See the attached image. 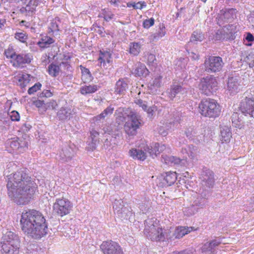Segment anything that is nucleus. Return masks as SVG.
Instances as JSON below:
<instances>
[{"label": "nucleus", "mask_w": 254, "mask_h": 254, "mask_svg": "<svg viewBox=\"0 0 254 254\" xmlns=\"http://www.w3.org/2000/svg\"><path fill=\"white\" fill-rule=\"evenodd\" d=\"M127 117L128 119L124 126L125 130L128 135H135L142 125V118L139 114L133 111H131Z\"/></svg>", "instance_id": "nucleus-5"}, {"label": "nucleus", "mask_w": 254, "mask_h": 254, "mask_svg": "<svg viewBox=\"0 0 254 254\" xmlns=\"http://www.w3.org/2000/svg\"><path fill=\"white\" fill-rule=\"evenodd\" d=\"M99 135V133L94 129H92L90 131V137L92 139V142L90 144H89V147L90 149L93 150L96 148V142L97 141V137Z\"/></svg>", "instance_id": "nucleus-38"}, {"label": "nucleus", "mask_w": 254, "mask_h": 254, "mask_svg": "<svg viewBox=\"0 0 254 254\" xmlns=\"http://www.w3.org/2000/svg\"><path fill=\"white\" fill-rule=\"evenodd\" d=\"M147 64L149 65H154L156 63V58L154 54H147Z\"/></svg>", "instance_id": "nucleus-52"}, {"label": "nucleus", "mask_w": 254, "mask_h": 254, "mask_svg": "<svg viewBox=\"0 0 254 254\" xmlns=\"http://www.w3.org/2000/svg\"><path fill=\"white\" fill-rule=\"evenodd\" d=\"M123 204L122 199H116L113 203V208L117 212H119L123 208Z\"/></svg>", "instance_id": "nucleus-51"}, {"label": "nucleus", "mask_w": 254, "mask_h": 254, "mask_svg": "<svg viewBox=\"0 0 254 254\" xmlns=\"http://www.w3.org/2000/svg\"><path fill=\"white\" fill-rule=\"evenodd\" d=\"M114 110V108L112 105H110L105 109L100 114L95 117L96 121H100L104 119L106 117L111 115Z\"/></svg>", "instance_id": "nucleus-36"}, {"label": "nucleus", "mask_w": 254, "mask_h": 254, "mask_svg": "<svg viewBox=\"0 0 254 254\" xmlns=\"http://www.w3.org/2000/svg\"><path fill=\"white\" fill-rule=\"evenodd\" d=\"M10 147L14 150H18L20 152L18 138H14L8 142Z\"/></svg>", "instance_id": "nucleus-44"}, {"label": "nucleus", "mask_w": 254, "mask_h": 254, "mask_svg": "<svg viewBox=\"0 0 254 254\" xmlns=\"http://www.w3.org/2000/svg\"><path fill=\"white\" fill-rule=\"evenodd\" d=\"M101 14L102 15L100 16L103 17L104 19L107 21L111 20L114 16V14H113L111 11L109 10H106L105 9L103 10V12Z\"/></svg>", "instance_id": "nucleus-46"}, {"label": "nucleus", "mask_w": 254, "mask_h": 254, "mask_svg": "<svg viewBox=\"0 0 254 254\" xmlns=\"http://www.w3.org/2000/svg\"><path fill=\"white\" fill-rule=\"evenodd\" d=\"M32 56L30 54H16L13 60V65L19 66L23 64H29L31 62Z\"/></svg>", "instance_id": "nucleus-20"}, {"label": "nucleus", "mask_w": 254, "mask_h": 254, "mask_svg": "<svg viewBox=\"0 0 254 254\" xmlns=\"http://www.w3.org/2000/svg\"><path fill=\"white\" fill-rule=\"evenodd\" d=\"M154 24V19L153 18H151L150 19H146L143 21V26L144 28L148 29L153 26Z\"/></svg>", "instance_id": "nucleus-55"}, {"label": "nucleus", "mask_w": 254, "mask_h": 254, "mask_svg": "<svg viewBox=\"0 0 254 254\" xmlns=\"http://www.w3.org/2000/svg\"><path fill=\"white\" fill-rule=\"evenodd\" d=\"M224 63L221 57L210 56L205 60L202 66L205 71L213 73L220 71Z\"/></svg>", "instance_id": "nucleus-8"}, {"label": "nucleus", "mask_w": 254, "mask_h": 254, "mask_svg": "<svg viewBox=\"0 0 254 254\" xmlns=\"http://www.w3.org/2000/svg\"><path fill=\"white\" fill-rule=\"evenodd\" d=\"M150 148L147 144H143L138 148H132L129 151V154L133 159L141 161L145 160L147 153H149Z\"/></svg>", "instance_id": "nucleus-12"}, {"label": "nucleus", "mask_w": 254, "mask_h": 254, "mask_svg": "<svg viewBox=\"0 0 254 254\" xmlns=\"http://www.w3.org/2000/svg\"><path fill=\"white\" fill-rule=\"evenodd\" d=\"M204 38V34L200 31H194L192 34L190 41L191 42H201Z\"/></svg>", "instance_id": "nucleus-40"}, {"label": "nucleus", "mask_w": 254, "mask_h": 254, "mask_svg": "<svg viewBox=\"0 0 254 254\" xmlns=\"http://www.w3.org/2000/svg\"><path fill=\"white\" fill-rule=\"evenodd\" d=\"M128 88L127 83L124 79H119L115 86V92L118 94H124Z\"/></svg>", "instance_id": "nucleus-27"}, {"label": "nucleus", "mask_w": 254, "mask_h": 254, "mask_svg": "<svg viewBox=\"0 0 254 254\" xmlns=\"http://www.w3.org/2000/svg\"><path fill=\"white\" fill-rule=\"evenodd\" d=\"M189 57L193 60H198L199 59V56L193 52L189 53Z\"/></svg>", "instance_id": "nucleus-64"}, {"label": "nucleus", "mask_w": 254, "mask_h": 254, "mask_svg": "<svg viewBox=\"0 0 254 254\" xmlns=\"http://www.w3.org/2000/svg\"><path fill=\"white\" fill-rule=\"evenodd\" d=\"M232 137L230 128L228 127H224L221 129V140L222 142H228Z\"/></svg>", "instance_id": "nucleus-32"}, {"label": "nucleus", "mask_w": 254, "mask_h": 254, "mask_svg": "<svg viewBox=\"0 0 254 254\" xmlns=\"http://www.w3.org/2000/svg\"><path fill=\"white\" fill-rule=\"evenodd\" d=\"M30 75L27 73H19L14 77L16 80L17 81V84L21 88H25L30 81Z\"/></svg>", "instance_id": "nucleus-25"}, {"label": "nucleus", "mask_w": 254, "mask_h": 254, "mask_svg": "<svg viewBox=\"0 0 254 254\" xmlns=\"http://www.w3.org/2000/svg\"><path fill=\"white\" fill-rule=\"evenodd\" d=\"M135 103L137 105H138L140 107H141L143 110H146L147 105V103L145 101H142L141 99H136L135 101Z\"/></svg>", "instance_id": "nucleus-58"}, {"label": "nucleus", "mask_w": 254, "mask_h": 254, "mask_svg": "<svg viewBox=\"0 0 254 254\" xmlns=\"http://www.w3.org/2000/svg\"><path fill=\"white\" fill-rule=\"evenodd\" d=\"M146 6V4L144 1H138L137 2H135L133 5L134 9H141L143 7H145Z\"/></svg>", "instance_id": "nucleus-59"}, {"label": "nucleus", "mask_w": 254, "mask_h": 254, "mask_svg": "<svg viewBox=\"0 0 254 254\" xmlns=\"http://www.w3.org/2000/svg\"><path fill=\"white\" fill-rule=\"evenodd\" d=\"M177 178L176 172H167L162 175L161 178H160V180L161 181L160 186L162 187L170 186L174 184L176 181Z\"/></svg>", "instance_id": "nucleus-18"}, {"label": "nucleus", "mask_w": 254, "mask_h": 254, "mask_svg": "<svg viewBox=\"0 0 254 254\" xmlns=\"http://www.w3.org/2000/svg\"><path fill=\"white\" fill-rule=\"evenodd\" d=\"M210 242L205 243L202 247V251L203 252L208 253V254H211L213 249Z\"/></svg>", "instance_id": "nucleus-49"}, {"label": "nucleus", "mask_w": 254, "mask_h": 254, "mask_svg": "<svg viewBox=\"0 0 254 254\" xmlns=\"http://www.w3.org/2000/svg\"><path fill=\"white\" fill-rule=\"evenodd\" d=\"M98 89L96 85H89L88 86H83L80 88V93L83 95L91 94L95 92Z\"/></svg>", "instance_id": "nucleus-37"}, {"label": "nucleus", "mask_w": 254, "mask_h": 254, "mask_svg": "<svg viewBox=\"0 0 254 254\" xmlns=\"http://www.w3.org/2000/svg\"><path fill=\"white\" fill-rule=\"evenodd\" d=\"M199 108L202 116L209 118H216L221 112L219 104L215 100L210 98L202 100L199 104Z\"/></svg>", "instance_id": "nucleus-4"}, {"label": "nucleus", "mask_w": 254, "mask_h": 254, "mask_svg": "<svg viewBox=\"0 0 254 254\" xmlns=\"http://www.w3.org/2000/svg\"><path fill=\"white\" fill-rule=\"evenodd\" d=\"M187 92V89L183 87L182 84L176 82L173 83L170 88L167 91V95L171 100H173L178 94L183 95Z\"/></svg>", "instance_id": "nucleus-16"}, {"label": "nucleus", "mask_w": 254, "mask_h": 254, "mask_svg": "<svg viewBox=\"0 0 254 254\" xmlns=\"http://www.w3.org/2000/svg\"><path fill=\"white\" fill-rule=\"evenodd\" d=\"M182 161L179 158L174 156L163 154L162 156V161L169 165L179 164Z\"/></svg>", "instance_id": "nucleus-29"}, {"label": "nucleus", "mask_w": 254, "mask_h": 254, "mask_svg": "<svg viewBox=\"0 0 254 254\" xmlns=\"http://www.w3.org/2000/svg\"><path fill=\"white\" fill-rule=\"evenodd\" d=\"M162 76L160 75H157L152 78L148 84V87L151 90L159 88L162 84Z\"/></svg>", "instance_id": "nucleus-34"}, {"label": "nucleus", "mask_w": 254, "mask_h": 254, "mask_svg": "<svg viewBox=\"0 0 254 254\" xmlns=\"http://www.w3.org/2000/svg\"><path fill=\"white\" fill-rule=\"evenodd\" d=\"M100 249L104 254H124L120 244L111 240L103 242Z\"/></svg>", "instance_id": "nucleus-10"}, {"label": "nucleus", "mask_w": 254, "mask_h": 254, "mask_svg": "<svg viewBox=\"0 0 254 254\" xmlns=\"http://www.w3.org/2000/svg\"><path fill=\"white\" fill-rule=\"evenodd\" d=\"M61 23L59 18H56L51 20L48 27V33L50 35H57L59 31V25Z\"/></svg>", "instance_id": "nucleus-26"}, {"label": "nucleus", "mask_w": 254, "mask_h": 254, "mask_svg": "<svg viewBox=\"0 0 254 254\" xmlns=\"http://www.w3.org/2000/svg\"><path fill=\"white\" fill-rule=\"evenodd\" d=\"M245 61L249 65L250 67L254 66V53H251L245 59Z\"/></svg>", "instance_id": "nucleus-47"}, {"label": "nucleus", "mask_w": 254, "mask_h": 254, "mask_svg": "<svg viewBox=\"0 0 254 254\" xmlns=\"http://www.w3.org/2000/svg\"><path fill=\"white\" fill-rule=\"evenodd\" d=\"M15 38L22 43H25L27 39V36L23 32H16L15 34Z\"/></svg>", "instance_id": "nucleus-45"}, {"label": "nucleus", "mask_w": 254, "mask_h": 254, "mask_svg": "<svg viewBox=\"0 0 254 254\" xmlns=\"http://www.w3.org/2000/svg\"><path fill=\"white\" fill-rule=\"evenodd\" d=\"M132 73L136 76L145 77L148 74L149 71L144 64L138 62L134 65Z\"/></svg>", "instance_id": "nucleus-24"}, {"label": "nucleus", "mask_w": 254, "mask_h": 254, "mask_svg": "<svg viewBox=\"0 0 254 254\" xmlns=\"http://www.w3.org/2000/svg\"><path fill=\"white\" fill-rule=\"evenodd\" d=\"M166 149V147L164 144L156 143L153 147L150 148L149 154L151 156L154 157V156H156L157 154L164 151Z\"/></svg>", "instance_id": "nucleus-31"}, {"label": "nucleus", "mask_w": 254, "mask_h": 254, "mask_svg": "<svg viewBox=\"0 0 254 254\" xmlns=\"http://www.w3.org/2000/svg\"><path fill=\"white\" fill-rule=\"evenodd\" d=\"M103 130L105 133H107L110 134L113 132V129L111 125H106V126L103 128Z\"/></svg>", "instance_id": "nucleus-60"}, {"label": "nucleus", "mask_w": 254, "mask_h": 254, "mask_svg": "<svg viewBox=\"0 0 254 254\" xmlns=\"http://www.w3.org/2000/svg\"><path fill=\"white\" fill-rule=\"evenodd\" d=\"M159 133L162 136H165L168 134L167 130L165 129L164 127H160L158 130Z\"/></svg>", "instance_id": "nucleus-62"}, {"label": "nucleus", "mask_w": 254, "mask_h": 254, "mask_svg": "<svg viewBox=\"0 0 254 254\" xmlns=\"http://www.w3.org/2000/svg\"><path fill=\"white\" fill-rule=\"evenodd\" d=\"M41 87V84L39 82L35 83L33 86L29 88L28 90L29 94L31 95L40 90Z\"/></svg>", "instance_id": "nucleus-50"}, {"label": "nucleus", "mask_w": 254, "mask_h": 254, "mask_svg": "<svg viewBox=\"0 0 254 254\" xmlns=\"http://www.w3.org/2000/svg\"><path fill=\"white\" fill-rule=\"evenodd\" d=\"M72 208V203L64 197L57 198L53 205L54 212L60 216L69 214Z\"/></svg>", "instance_id": "nucleus-7"}, {"label": "nucleus", "mask_w": 254, "mask_h": 254, "mask_svg": "<svg viewBox=\"0 0 254 254\" xmlns=\"http://www.w3.org/2000/svg\"><path fill=\"white\" fill-rule=\"evenodd\" d=\"M20 152H22L28 148V141L24 138H18Z\"/></svg>", "instance_id": "nucleus-43"}, {"label": "nucleus", "mask_w": 254, "mask_h": 254, "mask_svg": "<svg viewBox=\"0 0 254 254\" xmlns=\"http://www.w3.org/2000/svg\"><path fill=\"white\" fill-rule=\"evenodd\" d=\"M20 224L24 233L35 239H41L48 233L45 217L42 213L34 209L22 212Z\"/></svg>", "instance_id": "nucleus-2"}, {"label": "nucleus", "mask_w": 254, "mask_h": 254, "mask_svg": "<svg viewBox=\"0 0 254 254\" xmlns=\"http://www.w3.org/2000/svg\"><path fill=\"white\" fill-rule=\"evenodd\" d=\"M6 244H19L18 236L11 231L5 232L1 238V242Z\"/></svg>", "instance_id": "nucleus-22"}, {"label": "nucleus", "mask_w": 254, "mask_h": 254, "mask_svg": "<svg viewBox=\"0 0 254 254\" xmlns=\"http://www.w3.org/2000/svg\"><path fill=\"white\" fill-rule=\"evenodd\" d=\"M2 254H18L19 244H6L0 243Z\"/></svg>", "instance_id": "nucleus-19"}, {"label": "nucleus", "mask_w": 254, "mask_h": 254, "mask_svg": "<svg viewBox=\"0 0 254 254\" xmlns=\"http://www.w3.org/2000/svg\"><path fill=\"white\" fill-rule=\"evenodd\" d=\"M193 228L185 227H178L176 228L175 232L174 233V236L175 238L179 239L183 237L185 235L188 234L190 232L192 231Z\"/></svg>", "instance_id": "nucleus-28"}, {"label": "nucleus", "mask_w": 254, "mask_h": 254, "mask_svg": "<svg viewBox=\"0 0 254 254\" xmlns=\"http://www.w3.org/2000/svg\"><path fill=\"white\" fill-rule=\"evenodd\" d=\"M8 115L12 121H19L20 120V115L18 112L16 111L10 112Z\"/></svg>", "instance_id": "nucleus-53"}, {"label": "nucleus", "mask_w": 254, "mask_h": 254, "mask_svg": "<svg viewBox=\"0 0 254 254\" xmlns=\"http://www.w3.org/2000/svg\"><path fill=\"white\" fill-rule=\"evenodd\" d=\"M138 207L140 210L143 213H146L147 210L149 209L150 204L149 201H145L144 202H141L139 203Z\"/></svg>", "instance_id": "nucleus-54"}, {"label": "nucleus", "mask_w": 254, "mask_h": 254, "mask_svg": "<svg viewBox=\"0 0 254 254\" xmlns=\"http://www.w3.org/2000/svg\"><path fill=\"white\" fill-rule=\"evenodd\" d=\"M9 197L18 205L27 204L33 197L37 185L24 170L20 169L7 176Z\"/></svg>", "instance_id": "nucleus-1"}, {"label": "nucleus", "mask_w": 254, "mask_h": 254, "mask_svg": "<svg viewBox=\"0 0 254 254\" xmlns=\"http://www.w3.org/2000/svg\"><path fill=\"white\" fill-rule=\"evenodd\" d=\"M144 234L152 241H164L166 239H170L171 236L169 231L163 230L160 226L159 221L155 218L148 219L145 221Z\"/></svg>", "instance_id": "nucleus-3"}, {"label": "nucleus", "mask_w": 254, "mask_h": 254, "mask_svg": "<svg viewBox=\"0 0 254 254\" xmlns=\"http://www.w3.org/2000/svg\"><path fill=\"white\" fill-rule=\"evenodd\" d=\"M156 110L157 107L155 106H153L150 107H147L146 108V110H144V111L146 112L149 117H152Z\"/></svg>", "instance_id": "nucleus-56"}, {"label": "nucleus", "mask_w": 254, "mask_h": 254, "mask_svg": "<svg viewBox=\"0 0 254 254\" xmlns=\"http://www.w3.org/2000/svg\"><path fill=\"white\" fill-rule=\"evenodd\" d=\"M191 198V203L190 206L185 208L184 211L189 215H191L196 213L199 208H202L205 205V199L197 193H194Z\"/></svg>", "instance_id": "nucleus-11"}, {"label": "nucleus", "mask_w": 254, "mask_h": 254, "mask_svg": "<svg viewBox=\"0 0 254 254\" xmlns=\"http://www.w3.org/2000/svg\"><path fill=\"white\" fill-rule=\"evenodd\" d=\"M111 54L109 52L104 51L100 52L98 60L104 67H105L107 64H109L111 62Z\"/></svg>", "instance_id": "nucleus-30"}, {"label": "nucleus", "mask_w": 254, "mask_h": 254, "mask_svg": "<svg viewBox=\"0 0 254 254\" xmlns=\"http://www.w3.org/2000/svg\"><path fill=\"white\" fill-rule=\"evenodd\" d=\"M218 87V82L215 77L208 75L201 79L199 89L202 94L210 95L215 91Z\"/></svg>", "instance_id": "nucleus-6"}, {"label": "nucleus", "mask_w": 254, "mask_h": 254, "mask_svg": "<svg viewBox=\"0 0 254 254\" xmlns=\"http://www.w3.org/2000/svg\"><path fill=\"white\" fill-rule=\"evenodd\" d=\"M74 151L70 146L63 147L57 155V159L62 163L70 161L74 156Z\"/></svg>", "instance_id": "nucleus-15"}, {"label": "nucleus", "mask_w": 254, "mask_h": 254, "mask_svg": "<svg viewBox=\"0 0 254 254\" xmlns=\"http://www.w3.org/2000/svg\"><path fill=\"white\" fill-rule=\"evenodd\" d=\"M141 45L139 42H131L129 45V53L133 55L137 56L141 50Z\"/></svg>", "instance_id": "nucleus-35"}, {"label": "nucleus", "mask_w": 254, "mask_h": 254, "mask_svg": "<svg viewBox=\"0 0 254 254\" xmlns=\"http://www.w3.org/2000/svg\"><path fill=\"white\" fill-rule=\"evenodd\" d=\"M245 39L248 42H253L254 41V37L251 33H248Z\"/></svg>", "instance_id": "nucleus-63"}, {"label": "nucleus", "mask_w": 254, "mask_h": 254, "mask_svg": "<svg viewBox=\"0 0 254 254\" xmlns=\"http://www.w3.org/2000/svg\"><path fill=\"white\" fill-rule=\"evenodd\" d=\"M74 112L68 107H62L57 113V117L59 120L64 122L69 120Z\"/></svg>", "instance_id": "nucleus-21"}, {"label": "nucleus", "mask_w": 254, "mask_h": 254, "mask_svg": "<svg viewBox=\"0 0 254 254\" xmlns=\"http://www.w3.org/2000/svg\"><path fill=\"white\" fill-rule=\"evenodd\" d=\"M240 90V83L237 76H230L227 81V94L235 95Z\"/></svg>", "instance_id": "nucleus-17"}, {"label": "nucleus", "mask_w": 254, "mask_h": 254, "mask_svg": "<svg viewBox=\"0 0 254 254\" xmlns=\"http://www.w3.org/2000/svg\"><path fill=\"white\" fill-rule=\"evenodd\" d=\"M55 42V40L48 36H43L38 42V45L41 48L45 49L49 47L50 45Z\"/></svg>", "instance_id": "nucleus-33"}, {"label": "nucleus", "mask_w": 254, "mask_h": 254, "mask_svg": "<svg viewBox=\"0 0 254 254\" xmlns=\"http://www.w3.org/2000/svg\"><path fill=\"white\" fill-rule=\"evenodd\" d=\"M240 108L243 114L254 118V96L246 97L245 101L241 102Z\"/></svg>", "instance_id": "nucleus-13"}, {"label": "nucleus", "mask_w": 254, "mask_h": 254, "mask_svg": "<svg viewBox=\"0 0 254 254\" xmlns=\"http://www.w3.org/2000/svg\"><path fill=\"white\" fill-rule=\"evenodd\" d=\"M82 79H91V74L88 69L84 68L82 70Z\"/></svg>", "instance_id": "nucleus-57"}, {"label": "nucleus", "mask_w": 254, "mask_h": 254, "mask_svg": "<svg viewBox=\"0 0 254 254\" xmlns=\"http://www.w3.org/2000/svg\"><path fill=\"white\" fill-rule=\"evenodd\" d=\"M198 151L196 147L190 145L182 148V153L186 158L188 157L191 159H195Z\"/></svg>", "instance_id": "nucleus-23"}, {"label": "nucleus", "mask_w": 254, "mask_h": 254, "mask_svg": "<svg viewBox=\"0 0 254 254\" xmlns=\"http://www.w3.org/2000/svg\"><path fill=\"white\" fill-rule=\"evenodd\" d=\"M6 23V20L2 13H0V29H2Z\"/></svg>", "instance_id": "nucleus-61"}, {"label": "nucleus", "mask_w": 254, "mask_h": 254, "mask_svg": "<svg viewBox=\"0 0 254 254\" xmlns=\"http://www.w3.org/2000/svg\"><path fill=\"white\" fill-rule=\"evenodd\" d=\"M4 54L7 58H10L12 61L14 60L16 55L12 46H10L5 50Z\"/></svg>", "instance_id": "nucleus-42"}, {"label": "nucleus", "mask_w": 254, "mask_h": 254, "mask_svg": "<svg viewBox=\"0 0 254 254\" xmlns=\"http://www.w3.org/2000/svg\"><path fill=\"white\" fill-rule=\"evenodd\" d=\"M185 134L187 137L190 139L194 140L195 139V137L196 139H198L197 132L192 127L188 128L185 131Z\"/></svg>", "instance_id": "nucleus-39"}, {"label": "nucleus", "mask_w": 254, "mask_h": 254, "mask_svg": "<svg viewBox=\"0 0 254 254\" xmlns=\"http://www.w3.org/2000/svg\"><path fill=\"white\" fill-rule=\"evenodd\" d=\"M166 34L165 27L164 26L160 27L159 30L153 34L154 39H158L165 36Z\"/></svg>", "instance_id": "nucleus-48"}, {"label": "nucleus", "mask_w": 254, "mask_h": 254, "mask_svg": "<svg viewBox=\"0 0 254 254\" xmlns=\"http://www.w3.org/2000/svg\"><path fill=\"white\" fill-rule=\"evenodd\" d=\"M60 67L56 64H51L48 67V72L50 75L52 76H56L59 72Z\"/></svg>", "instance_id": "nucleus-41"}, {"label": "nucleus", "mask_w": 254, "mask_h": 254, "mask_svg": "<svg viewBox=\"0 0 254 254\" xmlns=\"http://www.w3.org/2000/svg\"><path fill=\"white\" fill-rule=\"evenodd\" d=\"M23 6L20 8V13L25 16H31L36 11V7L45 0H21Z\"/></svg>", "instance_id": "nucleus-9"}, {"label": "nucleus", "mask_w": 254, "mask_h": 254, "mask_svg": "<svg viewBox=\"0 0 254 254\" xmlns=\"http://www.w3.org/2000/svg\"><path fill=\"white\" fill-rule=\"evenodd\" d=\"M200 179L202 186L204 189L212 188L214 183V175L212 171L206 169L202 171Z\"/></svg>", "instance_id": "nucleus-14"}]
</instances>
